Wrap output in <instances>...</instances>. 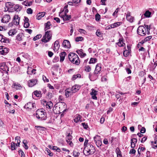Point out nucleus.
Masks as SVG:
<instances>
[{"instance_id":"1","label":"nucleus","mask_w":157,"mask_h":157,"mask_svg":"<svg viewBox=\"0 0 157 157\" xmlns=\"http://www.w3.org/2000/svg\"><path fill=\"white\" fill-rule=\"evenodd\" d=\"M101 66L100 64H97L96 66L95 69L93 73H90L89 77L91 80H94L96 79L101 73Z\"/></svg>"},{"instance_id":"2","label":"nucleus","mask_w":157,"mask_h":157,"mask_svg":"<svg viewBox=\"0 0 157 157\" xmlns=\"http://www.w3.org/2000/svg\"><path fill=\"white\" fill-rule=\"evenodd\" d=\"M36 117L40 120H45L46 119V114L45 110L43 109H38L36 112Z\"/></svg>"},{"instance_id":"3","label":"nucleus","mask_w":157,"mask_h":157,"mask_svg":"<svg viewBox=\"0 0 157 157\" xmlns=\"http://www.w3.org/2000/svg\"><path fill=\"white\" fill-rule=\"evenodd\" d=\"M52 32L51 30H48L45 31L44 35L42 38V41L44 43L49 41L52 38Z\"/></svg>"},{"instance_id":"4","label":"nucleus","mask_w":157,"mask_h":157,"mask_svg":"<svg viewBox=\"0 0 157 157\" xmlns=\"http://www.w3.org/2000/svg\"><path fill=\"white\" fill-rule=\"evenodd\" d=\"M84 151L86 152V155L93 154L95 152V150L94 146L91 144H89L87 146H85Z\"/></svg>"},{"instance_id":"5","label":"nucleus","mask_w":157,"mask_h":157,"mask_svg":"<svg viewBox=\"0 0 157 157\" xmlns=\"http://www.w3.org/2000/svg\"><path fill=\"white\" fill-rule=\"evenodd\" d=\"M147 31L144 26H139L137 30L138 34L141 36H144L146 35Z\"/></svg>"},{"instance_id":"6","label":"nucleus","mask_w":157,"mask_h":157,"mask_svg":"<svg viewBox=\"0 0 157 157\" xmlns=\"http://www.w3.org/2000/svg\"><path fill=\"white\" fill-rule=\"evenodd\" d=\"M9 71V68L6 65L5 63H3L0 64V71L2 73L6 72L8 74Z\"/></svg>"},{"instance_id":"7","label":"nucleus","mask_w":157,"mask_h":157,"mask_svg":"<svg viewBox=\"0 0 157 157\" xmlns=\"http://www.w3.org/2000/svg\"><path fill=\"white\" fill-rule=\"evenodd\" d=\"M59 15L60 17L63 18L64 21H68L71 18V15L63 14V11L60 12Z\"/></svg>"},{"instance_id":"8","label":"nucleus","mask_w":157,"mask_h":157,"mask_svg":"<svg viewBox=\"0 0 157 157\" xmlns=\"http://www.w3.org/2000/svg\"><path fill=\"white\" fill-rule=\"evenodd\" d=\"M36 105L34 103H33L31 102H29L27 103L25 106L24 108L28 109H32L35 107Z\"/></svg>"},{"instance_id":"9","label":"nucleus","mask_w":157,"mask_h":157,"mask_svg":"<svg viewBox=\"0 0 157 157\" xmlns=\"http://www.w3.org/2000/svg\"><path fill=\"white\" fill-rule=\"evenodd\" d=\"M11 19V17L9 15H5L2 18L1 21L3 23H8Z\"/></svg>"},{"instance_id":"10","label":"nucleus","mask_w":157,"mask_h":157,"mask_svg":"<svg viewBox=\"0 0 157 157\" xmlns=\"http://www.w3.org/2000/svg\"><path fill=\"white\" fill-rule=\"evenodd\" d=\"M20 17L17 15H15L13 17V21L14 25H18L19 24Z\"/></svg>"},{"instance_id":"11","label":"nucleus","mask_w":157,"mask_h":157,"mask_svg":"<svg viewBox=\"0 0 157 157\" xmlns=\"http://www.w3.org/2000/svg\"><path fill=\"white\" fill-rule=\"evenodd\" d=\"M0 41L2 43H8L9 42V40L0 34Z\"/></svg>"},{"instance_id":"12","label":"nucleus","mask_w":157,"mask_h":157,"mask_svg":"<svg viewBox=\"0 0 157 157\" xmlns=\"http://www.w3.org/2000/svg\"><path fill=\"white\" fill-rule=\"evenodd\" d=\"M78 55L74 53H70L68 55V58L71 61H73L74 58L77 57Z\"/></svg>"},{"instance_id":"13","label":"nucleus","mask_w":157,"mask_h":157,"mask_svg":"<svg viewBox=\"0 0 157 157\" xmlns=\"http://www.w3.org/2000/svg\"><path fill=\"white\" fill-rule=\"evenodd\" d=\"M91 91L90 94L92 96V98L94 99L97 100V97L96 96V95L97 94L98 91H96L93 89H91Z\"/></svg>"},{"instance_id":"14","label":"nucleus","mask_w":157,"mask_h":157,"mask_svg":"<svg viewBox=\"0 0 157 157\" xmlns=\"http://www.w3.org/2000/svg\"><path fill=\"white\" fill-rule=\"evenodd\" d=\"M37 82V80L36 79H31L29 81L28 85L30 87H32L36 84Z\"/></svg>"},{"instance_id":"15","label":"nucleus","mask_w":157,"mask_h":157,"mask_svg":"<svg viewBox=\"0 0 157 157\" xmlns=\"http://www.w3.org/2000/svg\"><path fill=\"white\" fill-rule=\"evenodd\" d=\"M60 106L59 107V108L60 109V111H61L62 112H63V113L66 111L67 110L66 109V105L65 103H62V105Z\"/></svg>"},{"instance_id":"16","label":"nucleus","mask_w":157,"mask_h":157,"mask_svg":"<svg viewBox=\"0 0 157 157\" xmlns=\"http://www.w3.org/2000/svg\"><path fill=\"white\" fill-rule=\"evenodd\" d=\"M80 88V86L77 85H75L73 86L71 88V91L73 93H75L78 91Z\"/></svg>"},{"instance_id":"17","label":"nucleus","mask_w":157,"mask_h":157,"mask_svg":"<svg viewBox=\"0 0 157 157\" xmlns=\"http://www.w3.org/2000/svg\"><path fill=\"white\" fill-rule=\"evenodd\" d=\"M74 121L75 123H77L79 121H82V117L79 114H77L75 116V118Z\"/></svg>"},{"instance_id":"18","label":"nucleus","mask_w":157,"mask_h":157,"mask_svg":"<svg viewBox=\"0 0 157 157\" xmlns=\"http://www.w3.org/2000/svg\"><path fill=\"white\" fill-rule=\"evenodd\" d=\"M45 28L44 29L45 31H47L48 29H49L51 27H52V25L49 21H48L44 24Z\"/></svg>"},{"instance_id":"19","label":"nucleus","mask_w":157,"mask_h":157,"mask_svg":"<svg viewBox=\"0 0 157 157\" xmlns=\"http://www.w3.org/2000/svg\"><path fill=\"white\" fill-rule=\"evenodd\" d=\"M63 45L65 48H69L71 46L69 41L67 40H64L63 43Z\"/></svg>"},{"instance_id":"20","label":"nucleus","mask_w":157,"mask_h":157,"mask_svg":"<svg viewBox=\"0 0 157 157\" xmlns=\"http://www.w3.org/2000/svg\"><path fill=\"white\" fill-rule=\"evenodd\" d=\"M36 70L34 69H33L31 67H29L28 68L27 73L29 75H32L33 74H35Z\"/></svg>"},{"instance_id":"21","label":"nucleus","mask_w":157,"mask_h":157,"mask_svg":"<svg viewBox=\"0 0 157 157\" xmlns=\"http://www.w3.org/2000/svg\"><path fill=\"white\" fill-rule=\"evenodd\" d=\"M76 52L81 57H84L86 56V54L84 53L82 49L76 51Z\"/></svg>"},{"instance_id":"22","label":"nucleus","mask_w":157,"mask_h":157,"mask_svg":"<svg viewBox=\"0 0 157 157\" xmlns=\"http://www.w3.org/2000/svg\"><path fill=\"white\" fill-rule=\"evenodd\" d=\"M137 140L135 138H133L131 140V147L134 148L136 146V144L137 143Z\"/></svg>"},{"instance_id":"23","label":"nucleus","mask_w":157,"mask_h":157,"mask_svg":"<svg viewBox=\"0 0 157 157\" xmlns=\"http://www.w3.org/2000/svg\"><path fill=\"white\" fill-rule=\"evenodd\" d=\"M73 92L71 91V90L68 88L65 90V95L66 97H68L69 96L72 94Z\"/></svg>"},{"instance_id":"24","label":"nucleus","mask_w":157,"mask_h":157,"mask_svg":"<svg viewBox=\"0 0 157 157\" xmlns=\"http://www.w3.org/2000/svg\"><path fill=\"white\" fill-rule=\"evenodd\" d=\"M66 55V53L65 52H61L59 54L60 57V61L63 62L64 60L65 57Z\"/></svg>"},{"instance_id":"25","label":"nucleus","mask_w":157,"mask_h":157,"mask_svg":"<svg viewBox=\"0 0 157 157\" xmlns=\"http://www.w3.org/2000/svg\"><path fill=\"white\" fill-rule=\"evenodd\" d=\"M59 47V42L58 40L56 41L54 44V50L57 51Z\"/></svg>"},{"instance_id":"26","label":"nucleus","mask_w":157,"mask_h":157,"mask_svg":"<svg viewBox=\"0 0 157 157\" xmlns=\"http://www.w3.org/2000/svg\"><path fill=\"white\" fill-rule=\"evenodd\" d=\"M9 50V49L8 48L4 46L3 49L1 50L0 54L3 55H6L8 52Z\"/></svg>"},{"instance_id":"27","label":"nucleus","mask_w":157,"mask_h":157,"mask_svg":"<svg viewBox=\"0 0 157 157\" xmlns=\"http://www.w3.org/2000/svg\"><path fill=\"white\" fill-rule=\"evenodd\" d=\"M126 19L130 22H132L133 21V17L131 16L129 13H128L126 15Z\"/></svg>"},{"instance_id":"28","label":"nucleus","mask_w":157,"mask_h":157,"mask_svg":"<svg viewBox=\"0 0 157 157\" xmlns=\"http://www.w3.org/2000/svg\"><path fill=\"white\" fill-rule=\"evenodd\" d=\"M45 14L44 12L39 13L36 16V18L38 20L40 19L42 17H43Z\"/></svg>"},{"instance_id":"29","label":"nucleus","mask_w":157,"mask_h":157,"mask_svg":"<svg viewBox=\"0 0 157 157\" xmlns=\"http://www.w3.org/2000/svg\"><path fill=\"white\" fill-rule=\"evenodd\" d=\"M72 63L74 64H75L76 65H78L80 63V61L79 60L78 57L77 56V57L76 58H74L73 60V61H71Z\"/></svg>"},{"instance_id":"30","label":"nucleus","mask_w":157,"mask_h":157,"mask_svg":"<svg viewBox=\"0 0 157 157\" xmlns=\"http://www.w3.org/2000/svg\"><path fill=\"white\" fill-rule=\"evenodd\" d=\"M6 6L8 9L12 8L14 4L10 2H7L5 4Z\"/></svg>"},{"instance_id":"31","label":"nucleus","mask_w":157,"mask_h":157,"mask_svg":"<svg viewBox=\"0 0 157 157\" xmlns=\"http://www.w3.org/2000/svg\"><path fill=\"white\" fill-rule=\"evenodd\" d=\"M122 24V22H118L116 23H115L113 24H112L111 25V27L112 28H114L115 27H117Z\"/></svg>"},{"instance_id":"32","label":"nucleus","mask_w":157,"mask_h":157,"mask_svg":"<svg viewBox=\"0 0 157 157\" xmlns=\"http://www.w3.org/2000/svg\"><path fill=\"white\" fill-rule=\"evenodd\" d=\"M33 2V1H25L23 2V4L26 6H30L32 5V3Z\"/></svg>"},{"instance_id":"33","label":"nucleus","mask_w":157,"mask_h":157,"mask_svg":"<svg viewBox=\"0 0 157 157\" xmlns=\"http://www.w3.org/2000/svg\"><path fill=\"white\" fill-rule=\"evenodd\" d=\"M53 104L51 101H49L46 103V107L49 109H51L53 107Z\"/></svg>"},{"instance_id":"34","label":"nucleus","mask_w":157,"mask_h":157,"mask_svg":"<svg viewBox=\"0 0 157 157\" xmlns=\"http://www.w3.org/2000/svg\"><path fill=\"white\" fill-rule=\"evenodd\" d=\"M127 48L128 50H125L124 51L123 53L124 56L125 57H127L130 53V52L129 51L130 48L128 46H127Z\"/></svg>"},{"instance_id":"35","label":"nucleus","mask_w":157,"mask_h":157,"mask_svg":"<svg viewBox=\"0 0 157 157\" xmlns=\"http://www.w3.org/2000/svg\"><path fill=\"white\" fill-rule=\"evenodd\" d=\"M117 45L120 47L123 46L125 44L123 43V40L122 39H119V42L117 43Z\"/></svg>"},{"instance_id":"36","label":"nucleus","mask_w":157,"mask_h":157,"mask_svg":"<svg viewBox=\"0 0 157 157\" xmlns=\"http://www.w3.org/2000/svg\"><path fill=\"white\" fill-rule=\"evenodd\" d=\"M14 9L15 11H16L17 12H18L21 10V7L18 5L17 4L15 6Z\"/></svg>"},{"instance_id":"37","label":"nucleus","mask_w":157,"mask_h":157,"mask_svg":"<svg viewBox=\"0 0 157 157\" xmlns=\"http://www.w3.org/2000/svg\"><path fill=\"white\" fill-rule=\"evenodd\" d=\"M116 152L117 154V157H122V155L121 153V151L119 148H116Z\"/></svg>"},{"instance_id":"38","label":"nucleus","mask_w":157,"mask_h":157,"mask_svg":"<svg viewBox=\"0 0 157 157\" xmlns=\"http://www.w3.org/2000/svg\"><path fill=\"white\" fill-rule=\"evenodd\" d=\"M17 146V144H16L15 143L13 142H12L11 143V150H14L16 149V147Z\"/></svg>"},{"instance_id":"39","label":"nucleus","mask_w":157,"mask_h":157,"mask_svg":"<svg viewBox=\"0 0 157 157\" xmlns=\"http://www.w3.org/2000/svg\"><path fill=\"white\" fill-rule=\"evenodd\" d=\"M16 33V30L14 29H11L9 31L8 34L10 36H13Z\"/></svg>"},{"instance_id":"40","label":"nucleus","mask_w":157,"mask_h":157,"mask_svg":"<svg viewBox=\"0 0 157 157\" xmlns=\"http://www.w3.org/2000/svg\"><path fill=\"white\" fill-rule=\"evenodd\" d=\"M45 151H46V153H48V155L50 156H52L53 155V153L52 152H51L50 150L48 148H46Z\"/></svg>"},{"instance_id":"41","label":"nucleus","mask_w":157,"mask_h":157,"mask_svg":"<svg viewBox=\"0 0 157 157\" xmlns=\"http://www.w3.org/2000/svg\"><path fill=\"white\" fill-rule=\"evenodd\" d=\"M97 62V59L96 58H91L90 59V61L89 62V63L90 64L91 63H95Z\"/></svg>"},{"instance_id":"42","label":"nucleus","mask_w":157,"mask_h":157,"mask_svg":"<svg viewBox=\"0 0 157 157\" xmlns=\"http://www.w3.org/2000/svg\"><path fill=\"white\" fill-rule=\"evenodd\" d=\"M151 13L148 10L146 11L144 14V16L147 17H150Z\"/></svg>"},{"instance_id":"43","label":"nucleus","mask_w":157,"mask_h":157,"mask_svg":"<svg viewBox=\"0 0 157 157\" xmlns=\"http://www.w3.org/2000/svg\"><path fill=\"white\" fill-rule=\"evenodd\" d=\"M34 94L37 97H40L41 96V92L35 91L34 92Z\"/></svg>"},{"instance_id":"44","label":"nucleus","mask_w":157,"mask_h":157,"mask_svg":"<svg viewBox=\"0 0 157 157\" xmlns=\"http://www.w3.org/2000/svg\"><path fill=\"white\" fill-rule=\"evenodd\" d=\"M72 139V136L69 133L68 135L67 136L66 138V141L67 142H68V141H71Z\"/></svg>"},{"instance_id":"45","label":"nucleus","mask_w":157,"mask_h":157,"mask_svg":"<svg viewBox=\"0 0 157 157\" xmlns=\"http://www.w3.org/2000/svg\"><path fill=\"white\" fill-rule=\"evenodd\" d=\"M94 139L95 142H96L100 140L101 139V138L100 136L98 135H96L94 137Z\"/></svg>"},{"instance_id":"46","label":"nucleus","mask_w":157,"mask_h":157,"mask_svg":"<svg viewBox=\"0 0 157 157\" xmlns=\"http://www.w3.org/2000/svg\"><path fill=\"white\" fill-rule=\"evenodd\" d=\"M22 34L21 33L19 34L17 36L16 40L19 41H21L22 40Z\"/></svg>"},{"instance_id":"47","label":"nucleus","mask_w":157,"mask_h":157,"mask_svg":"<svg viewBox=\"0 0 157 157\" xmlns=\"http://www.w3.org/2000/svg\"><path fill=\"white\" fill-rule=\"evenodd\" d=\"M91 70V68L90 66L87 65L85 67V71L87 72H89Z\"/></svg>"},{"instance_id":"48","label":"nucleus","mask_w":157,"mask_h":157,"mask_svg":"<svg viewBox=\"0 0 157 157\" xmlns=\"http://www.w3.org/2000/svg\"><path fill=\"white\" fill-rule=\"evenodd\" d=\"M83 39V38L82 36H78L76 37L75 39V41L76 42H78L80 41H82Z\"/></svg>"},{"instance_id":"49","label":"nucleus","mask_w":157,"mask_h":157,"mask_svg":"<svg viewBox=\"0 0 157 157\" xmlns=\"http://www.w3.org/2000/svg\"><path fill=\"white\" fill-rule=\"evenodd\" d=\"M144 25L145 26L144 27L146 29H147V34H149L150 30L151 29L150 26L145 25Z\"/></svg>"},{"instance_id":"50","label":"nucleus","mask_w":157,"mask_h":157,"mask_svg":"<svg viewBox=\"0 0 157 157\" xmlns=\"http://www.w3.org/2000/svg\"><path fill=\"white\" fill-rule=\"evenodd\" d=\"M97 146L98 147H99L100 146H101L102 145V142L101 141V140H99L96 142H95Z\"/></svg>"},{"instance_id":"51","label":"nucleus","mask_w":157,"mask_h":157,"mask_svg":"<svg viewBox=\"0 0 157 157\" xmlns=\"http://www.w3.org/2000/svg\"><path fill=\"white\" fill-rule=\"evenodd\" d=\"M27 141L26 140H24L23 141V143L24 144V147L25 149H28V147L26 144Z\"/></svg>"},{"instance_id":"52","label":"nucleus","mask_w":157,"mask_h":157,"mask_svg":"<svg viewBox=\"0 0 157 157\" xmlns=\"http://www.w3.org/2000/svg\"><path fill=\"white\" fill-rule=\"evenodd\" d=\"M119 8H117L115 10V11L114 12L113 14V16L115 17H117V13H118L119 10Z\"/></svg>"},{"instance_id":"53","label":"nucleus","mask_w":157,"mask_h":157,"mask_svg":"<svg viewBox=\"0 0 157 157\" xmlns=\"http://www.w3.org/2000/svg\"><path fill=\"white\" fill-rule=\"evenodd\" d=\"M95 18L96 21H99L101 18L100 15L98 13H97L95 15Z\"/></svg>"},{"instance_id":"54","label":"nucleus","mask_w":157,"mask_h":157,"mask_svg":"<svg viewBox=\"0 0 157 157\" xmlns=\"http://www.w3.org/2000/svg\"><path fill=\"white\" fill-rule=\"evenodd\" d=\"M41 37V35H37L33 38V40L34 41L38 39H39Z\"/></svg>"},{"instance_id":"55","label":"nucleus","mask_w":157,"mask_h":157,"mask_svg":"<svg viewBox=\"0 0 157 157\" xmlns=\"http://www.w3.org/2000/svg\"><path fill=\"white\" fill-rule=\"evenodd\" d=\"M18 153L20 155H21V157H25L24 153L21 150L18 151Z\"/></svg>"},{"instance_id":"56","label":"nucleus","mask_w":157,"mask_h":157,"mask_svg":"<svg viewBox=\"0 0 157 157\" xmlns=\"http://www.w3.org/2000/svg\"><path fill=\"white\" fill-rule=\"evenodd\" d=\"M152 38V36H150L146 37L144 40V42H147L149 40Z\"/></svg>"},{"instance_id":"57","label":"nucleus","mask_w":157,"mask_h":157,"mask_svg":"<svg viewBox=\"0 0 157 157\" xmlns=\"http://www.w3.org/2000/svg\"><path fill=\"white\" fill-rule=\"evenodd\" d=\"M82 124L84 128L87 129L88 128V126L87 124L85 123H82Z\"/></svg>"},{"instance_id":"58","label":"nucleus","mask_w":157,"mask_h":157,"mask_svg":"<svg viewBox=\"0 0 157 157\" xmlns=\"http://www.w3.org/2000/svg\"><path fill=\"white\" fill-rule=\"evenodd\" d=\"M80 155V153L74 151L73 152V155L74 156H78Z\"/></svg>"},{"instance_id":"59","label":"nucleus","mask_w":157,"mask_h":157,"mask_svg":"<svg viewBox=\"0 0 157 157\" xmlns=\"http://www.w3.org/2000/svg\"><path fill=\"white\" fill-rule=\"evenodd\" d=\"M96 34L98 36L100 37L101 36L102 34L101 32H100L99 30H97L96 32Z\"/></svg>"},{"instance_id":"60","label":"nucleus","mask_w":157,"mask_h":157,"mask_svg":"<svg viewBox=\"0 0 157 157\" xmlns=\"http://www.w3.org/2000/svg\"><path fill=\"white\" fill-rule=\"evenodd\" d=\"M80 77V74H77L76 75H74L73 76V80L75 79L76 78Z\"/></svg>"},{"instance_id":"61","label":"nucleus","mask_w":157,"mask_h":157,"mask_svg":"<svg viewBox=\"0 0 157 157\" xmlns=\"http://www.w3.org/2000/svg\"><path fill=\"white\" fill-rule=\"evenodd\" d=\"M27 12L28 14H32L33 13V10L31 8H28L27 10Z\"/></svg>"},{"instance_id":"62","label":"nucleus","mask_w":157,"mask_h":157,"mask_svg":"<svg viewBox=\"0 0 157 157\" xmlns=\"http://www.w3.org/2000/svg\"><path fill=\"white\" fill-rule=\"evenodd\" d=\"M21 55L24 57L27 58L28 57V55L27 53H22L21 54Z\"/></svg>"},{"instance_id":"63","label":"nucleus","mask_w":157,"mask_h":157,"mask_svg":"<svg viewBox=\"0 0 157 157\" xmlns=\"http://www.w3.org/2000/svg\"><path fill=\"white\" fill-rule=\"evenodd\" d=\"M136 151L134 148H132L131 149L130 151H129V154H135L136 153Z\"/></svg>"},{"instance_id":"64","label":"nucleus","mask_w":157,"mask_h":157,"mask_svg":"<svg viewBox=\"0 0 157 157\" xmlns=\"http://www.w3.org/2000/svg\"><path fill=\"white\" fill-rule=\"evenodd\" d=\"M78 32L81 33H83L84 34L86 33V31L82 29H79Z\"/></svg>"}]
</instances>
